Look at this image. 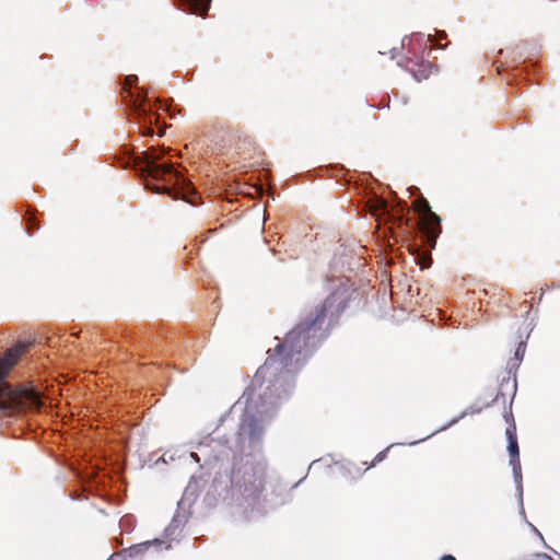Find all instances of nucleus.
Wrapping results in <instances>:
<instances>
[{"instance_id": "16", "label": "nucleus", "mask_w": 560, "mask_h": 560, "mask_svg": "<svg viewBox=\"0 0 560 560\" xmlns=\"http://www.w3.org/2000/svg\"><path fill=\"white\" fill-rule=\"evenodd\" d=\"M147 187L152 189L154 192L167 191V194L172 195L171 189H168L166 187H163V189L160 188L159 186L150 187L149 184H147Z\"/></svg>"}, {"instance_id": "20", "label": "nucleus", "mask_w": 560, "mask_h": 560, "mask_svg": "<svg viewBox=\"0 0 560 560\" xmlns=\"http://www.w3.org/2000/svg\"><path fill=\"white\" fill-rule=\"evenodd\" d=\"M538 558H541V559H551L548 555L546 553H537L536 555Z\"/></svg>"}, {"instance_id": "13", "label": "nucleus", "mask_w": 560, "mask_h": 560, "mask_svg": "<svg viewBox=\"0 0 560 560\" xmlns=\"http://www.w3.org/2000/svg\"><path fill=\"white\" fill-rule=\"evenodd\" d=\"M412 207L419 213L420 218H424V215L433 213L431 206L424 197L417 199Z\"/></svg>"}, {"instance_id": "17", "label": "nucleus", "mask_w": 560, "mask_h": 560, "mask_svg": "<svg viewBox=\"0 0 560 560\" xmlns=\"http://www.w3.org/2000/svg\"><path fill=\"white\" fill-rule=\"evenodd\" d=\"M504 419H505L508 425H510V423H515L514 417L511 411L504 413Z\"/></svg>"}, {"instance_id": "6", "label": "nucleus", "mask_w": 560, "mask_h": 560, "mask_svg": "<svg viewBox=\"0 0 560 560\" xmlns=\"http://www.w3.org/2000/svg\"><path fill=\"white\" fill-rule=\"evenodd\" d=\"M419 226L427 244L431 248H434L436 245V238L442 232L440 215L433 212L424 215V218H420Z\"/></svg>"}, {"instance_id": "22", "label": "nucleus", "mask_w": 560, "mask_h": 560, "mask_svg": "<svg viewBox=\"0 0 560 560\" xmlns=\"http://www.w3.org/2000/svg\"><path fill=\"white\" fill-rule=\"evenodd\" d=\"M191 457H194V459L198 460V455L196 453H191Z\"/></svg>"}, {"instance_id": "14", "label": "nucleus", "mask_w": 560, "mask_h": 560, "mask_svg": "<svg viewBox=\"0 0 560 560\" xmlns=\"http://www.w3.org/2000/svg\"><path fill=\"white\" fill-rule=\"evenodd\" d=\"M388 450L389 447L383 450L382 452H380L373 459V462L371 463V465L368 467L371 468V467H374L377 463L384 460L386 457H387V453H388Z\"/></svg>"}, {"instance_id": "15", "label": "nucleus", "mask_w": 560, "mask_h": 560, "mask_svg": "<svg viewBox=\"0 0 560 560\" xmlns=\"http://www.w3.org/2000/svg\"><path fill=\"white\" fill-rule=\"evenodd\" d=\"M525 348H526V346H525V343H524V342H520V343H518V346H517V348H516V350H515V358H516L517 360H522V359H523V355H524V353H525Z\"/></svg>"}, {"instance_id": "21", "label": "nucleus", "mask_w": 560, "mask_h": 560, "mask_svg": "<svg viewBox=\"0 0 560 560\" xmlns=\"http://www.w3.org/2000/svg\"><path fill=\"white\" fill-rule=\"evenodd\" d=\"M438 36H439V39H444V38H446V34H445L444 32H440V33L438 34Z\"/></svg>"}, {"instance_id": "10", "label": "nucleus", "mask_w": 560, "mask_h": 560, "mask_svg": "<svg viewBox=\"0 0 560 560\" xmlns=\"http://www.w3.org/2000/svg\"><path fill=\"white\" fill-rule=\"evenodd\" d=\"M405 68L412 74L415 80L421 82L430 77L433 70V65L427 60H408Z\"/></svg>"}, {"instance_id": "4", "label": "nucleus", "mask_w": 560, "mask_h": 560, "mask_svg": "<svg viewBox=\"0 0 560 560\" xmlns=\"http://www.w3.org/2000/svg\"><path fill=\"white\" fill-rule=\"evenodd\" d=\"M165 154L164 149H155L150 148L149 150L143 152V160L145 162V167L143 172H147L149 176H151L154 179H161L164 175H174L176 178V183L179 184V180L185 184L184 189H186V192L192 191L194 187L191 184H186V180L182 175L174 170L172 163H163L158 164L156 162L161 160Z\"/></svg>"}, {"instance_id": "8", "label": "nucleus", "mask_w": 560, "mask_h": 560, "mask_svg": "<svg viewBox=\"0 0 560 560\" xmlns=\"http://www.w3.org/2000/svg\"><path fill=\"white\" fill-rule=\"evenodd\" d=\"M405 203L398 202V205L389 209L387 201L384 199H377L370 206V211L373 215L380 217L385 215L388 220H397L399 224L404 221Z\"/></svg>"}, {"instance_id": "7", "label": "nucleus", "mask_w": 560, "mask_h": 560, "mask_svg": "<svg viewBox=\"0 0 560 560\" xmlns=\"http://www.w3.org/2000/svg\"><path fill=\"white\" fill-rule=\"evenodd\" d=\"M505 436L508 439V452L510 455V465L513 468V472L516 477H521V460H520V448L516 435V424L510 423L505 430Z\"/></svg>"}, {"instance_id": "19", "label": "nucleus", "mask_w": 560, "mask_h": 560, "mask_svg": "<svg viewBox=\"0 0 560 560\" xmlns=\"http://www.w3.org/2000/svg\"><path fill=\"white\" fill-rule=\"evenodd\" d=\"M440 560H456V558L452 555H445Z\"/></svg>"}, {"instance_id": "11", "label": "nucleus", "mask_w": 560, "mask_h": 560, "mask_svg": "<svg viewBox=\"0 0 560 560\" xmlns=\"http://www.w3.org/2000/svg\"><path fill=\"white\" fill-rule=\"evenodd\" d=\"M152 547H154L158 550H161L162 548L170 549L171 545L161 539H153L131 546L128 549V552L130 557H136L147 552Z\"/></svg>"}, {"instance_id": "5", "label": "nucleus", "mask_w": 560, "mask_h": 560, "mask_svg": "<svg viewBox=\"0 0 560 560\" xmlns=\"http://www.w3.org/2000/svg\"><path fill=\"white\" fill-rule=\"evenodd\" d=\"M138 77L137 75H127L125 79L122 93L124 98L126 102H129V105L133 113L138 117H142L144 122H147V118L149 117V114L151 113V108L147 106L145 98L141 97L140 95H135L131 92L132 84L137 83Z\"/></svg>"}, {"instance_id": "12", "label": "nucleus", "mask_w": 560, "mask_h": 560, "mask_svg": "<svg viewBox=\"0 0 560 560\" xmlns=\"http://www.w3.org/2000/svg\"><path fill=\"white\" fill-rule=\"evenodd\" d=\"M183 5L185 7V11L196 14L199 16H205L211 4V0H180Z\"/></svg>"}, {"instance_id": "3", "label": "nucleus", "mask_w": 560, "mask_h": 560, "mask_svg": "<svg viewBox=\"0 0 560 560\" xmlns=\"http://www.w3.org/2000/svg\"><path fill=\"white\" fill-rule=\"evenodd\" d=\"M267 460L262 456H247L236 462L231 471V482L248 499H257L265 490Z\"/></svg>"}, {"instance_id": "1", "label": "nucleus", "mask_w": 560, "mask_h": 560, "mask_svg": "<svg viewBox=\"0 0 560 560\" xmlns=\"http://www.w3.org/2000/svg\"><path fill=\"white\" fill-rule=\"evenodd\" d=\"M346 308L347 299L342 294H329L306 313L272 353L269 352L252 381L253 389H264L260 395L262 405L277 407L289 396L293 374L338 325Z\"/></svg>"}, {"instance_id": "2", "label": "nucleus", "mask_w": 560, "mask_h": 560, "mask_svg": "<svg viewBox=\"0 0 560 560\" xmlns=\"http://www.w3.org/2000/svg\"><path fill=\"white\" fill-rule=\"evenodd\" d=\"M25 346L9 349L0 358V413L11 416L23 409H39L43 405L39 394L32 388H12L5 378L24 352Z\"/></svg>"}, {"instance_id": "18", "label": "nucleus", "mask_w": 560, "mask_h": 560, "mask_svg": "<svg viewBox=\"0 0 560 560\" xmlns=\"http://www.w3.org/2000/svg\"><path fill=\"white\" fill-rule=\"evenodd\" d=\"M144 136H151L153 135V129L151 126L145 127V130L143 131Z\"/></svg>"}, {"instance_id": "9", "label": "nucleus", "mask_w": 560, "mask_h": 560, "mask_svg": "<svg viewBox=\"0 0 560 560\" xmlns=\"http://www.w3.org/2000/svg\"><path fill=\"white\" fill-rule=\"evenodd\" d=\"M262 425L254 416H245L240 424V435L257 440L262 433Z\"/></svg>"}]
</instances>
